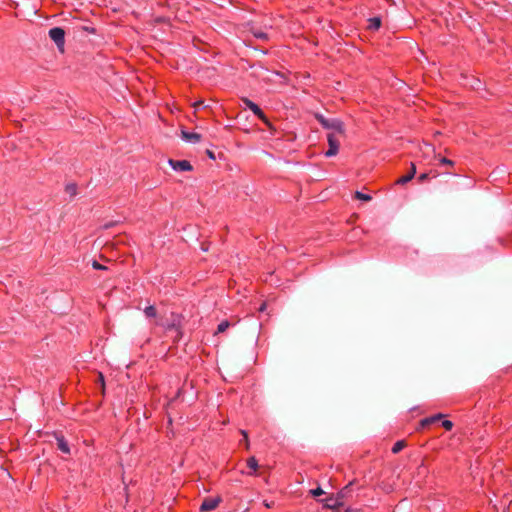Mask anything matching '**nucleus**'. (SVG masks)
Wrapping results in <instances>:
<instances>
[{"instance_id":"dca6fc26","label":"nucleus","mask_w":512,"mask_h":512,"mask_svg":"<svg viewBox=\"0 0 512 512\" xmlns=\"http://www.w3.org/2000/svg\"><path fill=\"white\" fill-rule=\"evenodd\" d=\"M354 197L358 200L366 201V202H368L372 199V197L370 195L362 193L360 191H356Z\"/></svg>"},{"instance_id":"1a4fd4ad","label":"nucleus","mask_w":512,"mask_h":512,"mask_svg":"<svg viewBox=\"0 0 512 512\" xmlns=\"http://www.w3.org/2000/svg\"><path fill=\"white\" fill-rule=\"evenodd\" d=\"M247 467L250 469L249 472H247L248 475H256V472L259 468L258 461L254 456H251L246 461Z\"/></svg>"},{"instance_id":"9d476101","label":"nucleus","mask_w":512,"mask_h":512,"mask_svg":"<svg viewBox=\"0 0 512 512\" xmlns=\"http://www.w3.org/2000/svg\"><path fill=\"white\" fill-rule=\"evenodd\" d=\"M442 417H443L442 414H438V415H434V416H431V417L424 418V419H422L420 421V426L422 428H425V427L431 425L432 423L441 420Z\"/></svg>"},{"instance_id":"f3484780","label":"nucleus","mask_w":512,"mask_h":512,"mask_svg":"<svg viewBox=\"0 0 512 512\" xmlns=\"http://www.w3.org/2000/svg\"><path fill=\"white\" fill-rule=\"evenodd\" d=\"M230 327V322L229 321H222L218 327H217V331L216 333H223L225 332L228 328Z\"/></svg>"},{"instance_id":"7c9ffc66","label":"nucleus","mask_w":512,"mask_h":512,"mask_svg":"<svg viewBox=\"0 0 512 512\" xmlns=\"http://www.w3.org/2000/svg\"><path fill=\"white\" fill-rule=\"evenodd\" d=\"M266 309V304L263 303L260 308H259V311L263 312L264 310Z\"/></svg>"},{"instance_id":"2f4dec72","label":"nucleus","mask_w":512,"mask_h":512,"mask_svg":"<svg viewBox=\"0 0 512 512\" xmlns=\"http://www.w3.org/2000/svg\"><path fill=\"white\" fill-rule=\"evenodd\" d=\"M207 154H208V156H209L210 158H214V154H213V152H211V151H209V150H208V151H207Z\"/></svg>"},{"instance_id":"bb28decb","label":"nucleus","mask_w":512,"mask_h":512,"mask_svg":"<svg viewBox=\"0 0 512 512\" xmlns=\"http://www.w3.org/2000/svg\"><path fill=\"white\" fill-rule=\"evenodd\" d=\"M418 470H419V473H422V472H423V473H425V472H427V468H426V466H425L424 462H422V463H421V465L419 466Z\"/></svg>"},{"instance_id":"4be33fe9","label":"nucleus","mask_w":512,"mask_h":512,"mask_svg":"<svg viewBox=\"0 0 512 512\" xmlns=\"http://www.w3.org/2000/svg\"><path fill=\"white\" fill-rule=\"evenodd\" d=\"M442 426L445 428V430L449 431L453 427V423L450 420H443Z\"/></svg>"},{"instance_id":"c85d7f7f","label":"nucleus","mask_w":512,"mask_h":512,"mask_svg":"<svg viewBox=\"0 0 512 512\" xmlns=\"http://www.w3.org/2000/svg\"><path fill=\"white\" fill-rule=\"evenodd\" d=\"M203 104V101L202 100H199V101H196L195 103L192 104V106L197 109L199 106H201Z\"/></svg>"},{"instance_id":"ddd939ff","label":"nucleus","mask_w":512,"mask_h":512,"mask_svg":"<svg viewBox=\"0 0 512 512\" xmlns=\"http://www.w3.org/2000/svg\"><path fill=\"white\" fill-rule=\"evenodd\" d=\"M381 26V19L378 17H374L369 19V25L368 28L370 30H378Z\"/></svg>"},{"instance_id":"423d86ee","label":"nucleus","mask_w":512,"mask_h":512,"mask_svg":"<svg viewBox=\"0 0 512 512\" xmlns=\"http://www.w3.org/2000/svg\"><path fill=\"white\" fill-rule=\"evenodd\" d=\"M169 164L175 171H191L192 165L187 160H169Z\"/></svg>"},{"instance_id":"f8f14e48","label":"nucleus","mask_w":512,"mask_h":512,"mask_svg":"<svg viewBox=\"0 0 512 512\" xmlns=\"http://www.w3.org/2000/svg\"><path fill=\"white\" fill-rule=\"evenodd\" d=\"M324 506L328 509L338 510L342 506V503L339 502L337 499L334 500V499L330 498V499L325 500Z\"/></svg>"},{"instance_id":"4468645a","label":"nucleus","mask_w":512,"mask_h":512,"mask_svg":"<svg viewBox=\"0 0 512 512\" xmlns=\"http://www.w3.org/2000/svg\"><path fill=\"white\" fill-rule=\"evenodd\" d=\"M407 446V443L405 440H399L397 441L393 447H392V453L394 454H397L399 453L402 449H404L405 447Z\"/></svg>"},{"instance_id":"6ab92c4d","label":"nucleus","mask_w":512,"mask_h":512,"mask_svg":"<svg viewBox=\"0 0 512 512\" xmlns=\"http://www.w3.org/2000/svg\"><path fill=\"white\" fill-rule=\"evenodd\" d=\"M66 191L71 195H75L77 191V187L75 184H70L66 186Z\"/></svg>"},{"instance_id":"a211bd4d","label":"nucleus","mask_w":512,"mask_h":512,"mask_svg":"<svg viewBox=\"0 0 512 512\" xmlns=\"http://www.w3.org/2000/svg\"><path fill=\"white\" fill-rule=\"evenodd\" d=\"M439 162L442 165L453 166L454 162L446 157H439Z\"/></svg>"},{"instance_id":"f03ea898","label":"nucleus","mask_w":512,"mask_h":512,"mask_svg":"<svg viewBox=\"0 0 512 512\" xmlns=\"http://www.w3.org/2000/svg\"><path fill=\"white\" fill-rule=\"evenodd\" d=\"M343 135H338L337 133H328L327 141L329 145V149L325 152L327 157L335 156L339 151L340 146V137Z\"/></svg>"},{"instance_id":"393cba45","label":"nucleus","mask_w":512,"mask_h":512,"mask_svg":"<svg viewBox=\"0 0 512 512\" xmlns=\"http://www.w3.org/2000/svg\"><path fill=\"white\" fill-rule=\"evenodd\" d=\"M323 493H324V492H323V490H322L320 487H318V488H316V489L311 490V494H312L313 496H315V497H316V496H320V495H322Z\"/></svg>"},{"instance_id":"a878e982","label":"nucleus","mask_w":512,"mask_h":512,"mask_svg":"<svg viewBox=\"0 0 512 512\" xmlns=\"http://www.w3.org/2000/svg\"><path fill=\"white\" fill-rule=\"evenodd\" d=\"M176 329L177 328V323H176V320L174 319L173 322L169 325L166 326V329L167 330H170V329Z\"/></svg>"},{"instance_id":"20e7f679","label":"nucleus","mask_w":512,"mask_h":512,"mask_svg":"<svg viewBox=\"0 0 512 512\" xmlns=\"http://www.w3.org/2000/svg\"><path fill=\"white\" fill-rule=\"evenodd\" d=\"M242 101L245 106L250 109L259 119H261L265 124H269L267 117L257 104L248 98H243Z\"/></svg>"},{"instance_id":"6e6552de","label":"nucleus","mask_w":512,"mask_h":512,"mask_svg":"<svg viewBox=\"0 0 512 512\" xmlns=\"http://www.w3.org/2000/svg\"><path fill=\"white\" fill-rule=\"evenodd\" d=\"M415 174H416V166L414 163H411L409 172L407 174H405L404 176L400 177L396 181V184H399V185L406 184L407 182H409L410 180H412L414 178Z\"/></svg>"},{"instance_id":"f257e3e1","label":"nucleus","mask_w":512,"mask_h":512,"mask_svg":"<svg viewBox=\"0 0 512 512\" xmlns=\"http://www.w3.org/2000/svg\"><path fill=\"white\" fill-rule=\"evenodd\" d=\"M317 119L324 128L332 130L330 133L344 135V125L340 120L326 119L323 116H318Z\"/></svg>"},{"instance_id":"cd10ccee","label":"nucleus","mask_w":512,"mask_h":512,"mask_svg":"<svg viewBox=\"0 0 512 512\" xmlns=\"http://www.w3.org/2000/svg\"><path fill=\"white\" fill-rule=\"evenodd\" d=\"M257 38H260V39H266V34L263 33V32H259V33H255L254 34Z\"/></svg>"},{"instance_id":"412c9836","label":"nucleus","mask_w":512,"mask_h":512,"mask_svg":"<svg viewBox=\"0 0 512 512\" xmlns=\"http://www.w3.org/2000/svg\"><path fill=\"white\" fill-rule=\"evenodd\" d=\"M428 179H430V173H422L418 177V181L420 183H423V182L427 181Z\"/></svg>"},{"instance_id":"0eeeda50","label":"nucleus","mask_w":512,"mask_h":512,"mask_svg":"<svg viewBox=\"0 0 512 512\" xmlns=\"http://www.w3.org/2000/svg\"><path fill=\"white\" fill-rule=\"evenodd\" d=\"M181 136H182L183 140H185L186 142H189V143H193V144H196V143L200 142V140H201V135L198 133H195V132H188V131L182 130Z\"/></svg>"},{"instance_id":"5701e85b","label":"nucleus","mask_w":512,"mask_h":512,"mask_svg":"<svg viewBox=\"0 0 512 512\" xmlns=\"http://www.w3.org/2000/svg\"><path fill=\"white\" fill-rule=\"evenodd\" d=\"M241 434L243 435L244 439L243 442L245 443L246 449H249V440H248V434L245 430H241Z\"/></svg>"},{"instance_id":"b1692460","label":"nucleus","mask_w":512,"mask_h":512,"mask_svg":"<svg viewBox=\"0 0 512 512\" xmlns=\"http://www.w3.org/2000/svg\"><path fill=\"white\" fill-rule=\"evenodd\" d=\"M97 382L101 385L102 390L105 388V382H104V376L102 373H98V380Z\"/></svg>"},{"instance_id":"c756f323","label":"nucleus","mask_w":512,"mask_h":512,"mask_svg":"<svg viewBox=\"0 0 512 512\" xmlns=\"http://www.w3.org/2000/svg\"><path fill=\"white\" fill-rule=\"evenodd\" d=\"M429 173H430V178L431 177L436 178L439 175L437 171H430Z\"/></svg>"},{"instance_id":"473e14b6","label":"nucleus","mask_w":512,"mask_h":512,"mask_svg":"<svg viewBox=\"0 0 512 512\" xmlns=\"http://www.w3.org/2000/svg\"><path fill=\"white\" fill-rule=\"evenodd\" d=\"M265 506H266V507H268V508H270V507H271V506H270V504H269V503H267V502H265Z\"/></svg>"},{"instance_id":"aec40b11","label":"nucleus","mask_w":512,"mask_h":512,"mask_svg":"<svg viewBox=\"0 0 512 512\" xmlns=\"http://www.w3.org/2000/svg\"><path fill=\"white\" fill-rule=\"evenodd\" d=\"M92 267H93L94 269H96V270H106V269H107V267H106V266L101 265V264H100L98 261H96V260H94V261L92 262Z\"/></svg>"},{"instance_id":"2eb2a0df","label":"nucleus","mask_w":512,"mask_h":512,"mask_svg":"<svg viewBox=\"0 0 512 512\" xmlns=\"http://www.w3.org/2000/svg\"><path fill=\"white\" fill-rule=\"evenodd\" d=\"M144 314L146 315V317L154 318L157 316V310L154 306L151 305L144 309Z\"/></svg>"},{"instance_id":"9b49d317","label":"nucleus","mask_w":512,"mask_h":512,"mask_svg":"<svg viewBox=\"0 0 512 512\" xmlns=\"http://www.w3.org/2000/svg\"><path fill=\"white\" fill-rule=\"evenodd\" d=\"M57 447L61 452L65 454L70 453L69 445L63 437L57 438Z\"/></svg>"},{"instance_id":"7ed1b4c3","label":"nucleus","mask_w":512,"mask_h":512,"mask_svg":"<svg viewBox=\"0 0 512 512\" xmlns=\"http://www.w3.org/2000/svg\"><path fill=\"white\" fill-rule=\"evenodd\" d=\"M49 37L55 42L60 50H63L65 43V31L60 27H54L49 30Z\"/></svg>"},{"instance_id":"39448f33","label":"nucleus","mask_w":512,"mask_h":512,"mask_svg":"<svg viewBox=\"0 0 512 512\" xmlns=\"http://www.w3.org/2000/svg\"><path fill=\"white\" fill-rule=\"evenodd\" d=\"M221 502V497L205 498L200 506V512H210L217 508Z\"/></svg>"}]
</instances>
